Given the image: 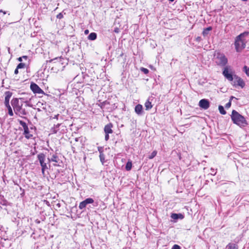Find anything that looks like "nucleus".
Returning a JSON list of instances; mask_svg holds the SVG:
<instances>
[{
  "label": "nucleus",
  "instance_id": "nucleus-1",
  "mask_svg": "<svg viewBox=\"0 0 249 249\" xmlns=\"http://www.w3.org/2000/svg\"><path fill=\"white\" fill-rule=\"evenodd\" d=\"M222 74L229 81H233L232 84L234 87L239 86L242 88L244 87L245 84L243 79L236 75H233L231 73H229L228 67L224 68Z\"/></svg>",
  "mask_w": 249,
  "mask_h": 249
},
{
  "label": "nucleus",
  "instance_id": "nucleus-2",
  "mask_svg": "<svg viewBox=\"0 0 249 249\" xmlns=\"http://www.w3.org/2000/svg\"><path fill=\"white\" fill-rule=\"evenodd\" d=\"M11 105L14 108L15 113L21 117H24V116L28 114V111L26 108L28 106L26 104L24 107H23L22 104H20L18 99V98H14L11 101Z\"/></svg>",
  "mask_w": 249,
  "mask_h": 249
},
{
  "label": "nucleus",
  "instance_id": "nucleus-3",
  "mask_svg": "<svg viewBox=\"0 0 249 249\" xmlns=\"http://www.w3.org/2000/svg\"><path fill=\"white\" fill-rule=\"evenodd\" d=\"M249 34V32H244L236 37L234 45L236 52H240L246 47V41L244 37Z\"/></svg>",
  "mask_w": 249,
  "mask_h": 249
},
{
  "label": "nucleus",
  "instance_id": "nucleus-4",
  "mask_svg": "<svg viewBox=\"0 0 249 249\" xmlns=\"http://www.w3.org/2000/svg\"><path fill=\"white\" fill-rule=\"evenodd\" d=\"M231 118L234 124L240 126H244L248 124L244 117L235 110H233L232 111Z\"/></svg>",
  "mask_w": 249,
  "mask_h": 249
},
{
  "label": "nucleus",
  "instance_id": "nucleus-5",
  "mask_svg": "<svg viewBox=\"0 0 249 249\" xmlns=\"http://www.w3.org/2000/svg\"><path fill=\"white\" fill-rule=\"evenodd\" d=\"M214 59L215 63L221 67H224L228 63V59L225 54L220 52H217L214 55Z\"/></svg>",
  "mask_w": 249,
  "mask_h": 249
},
{
  "label": "nucleus",
  "instance_id": "nucleus-6",
  "mask_svg": "<svg viewBox=\"0 0 249 249\" xmlns=\"http://www.w3.org/2000/svg\"><path fill=\"white\" fill-rule=\"evenodd\" d=\"M37 159L41 166V171L43 175H44V171L47 169L46 163L45 162V155L43 153H40L37 155Z\"/></svg>",
  "mask_w": 249,
  "mask_h": 249
},
{
  "label": "nucleus",
  "instance_id": "nucleus-7",
  "mask_svg": "<svg viewBox=\"0 0 249 249\" xmlns=\"http://www.w3.org/2000/svg\"><path fill=\"white\" fill-rule=\"evenodd\" d=\"M30 89L35 94H44L42 89L36 83H32L30 85Z\"/></svg>",
  "mask_w": 249,
  "mask_h": 249
},
{
  "label": "nucleus",
  "instance_id": "nucleus-8",
  "mask_svg": "<svg viewBox=\"0 0 249 249\" xmlns=\"http://www.w3.org/2000/svg\"><path fill=\"white\" fill-rule=\"evenodd\" d=\"M94 202V200L91 198H88L84 201L81 202L79 205V208L80 210H83L86 207L87 205L89 204H91Z\"/></svg>",
  "mask_w": 249,
  "mask_h": 249
},
{
  "label": "nucleus",
  "instance_id": "nucleus-9",
  "mask_svg": "<svg viewBox=\"0 0 249 249\" xmlns=\"http://www.w3.org/2000/svg\"><path fill=\"white\" fill-rule=\"evenodd\" d=\"M199 106L204 109H207L210 107V102L207 99H201L199 102Z\"/></svg>",
  "mask_w": 249,
  "mask_h": 249
},
{
  "label": "nucleus",
  "instance_id": "nucleus-10",
  "mask_svg": "<svg viewBox=\"0 0 249 249\" xmlns=\"http://www.w3.org/2000/svg\"><path fill=\"white\" fill-rule=\"evenodd\" d=\"M12 92L10 91H7L5 92V100H4V104L5 106L9 105L10 99L12 96Z\"/></svg>",
  "mask_w": 249,
  "mask_h": 249
},
{
  "label": "nucleus",
  "instance_id": "nucleus-11",
  "mask_svg": "<svg viewBox=\"0 0 249 249\" xmlns=\"http://www.w3.org/2000/svg\"><path fill=\"white\" fill-rule=\"evenodd\" d=\"M112 126L113 125L111 123H109L106 125L104 127V131L105 133H112L113 132V131L112 130Z\"/></svg>",
  "mask_w": 249,
  "mask_h": 249
},
{
  "label": "nucleus",
  "instance_id": "nucleus-12",
  "mask_svg": "<svg viewBox=\"0 0 249 249\" xmlns=\"http://www.w3.org/2000/svg\"><path fill=\"white\" fill-rule=\"evenodd\" d=\"M135 111L137 114L141 115L142 112V106L140 104L137 105L135 107Z\"/></svg>",
  "mask_w": 249,
  "mask_h": 249
},
{
  "label": "nucleus",
  "instance_id": "nucleus-13",
  "mask_svg": "<svg viewBox=\"0 0 249 249\" xmlns=\"http://www.w3.org/2000/svg\"><path fill=\"white\" fill-rule=\"evenodd\" d=\"M171 217L174 219H182L184 218V215L181 213H172Z\"/></svg>",
  "mask_w": 249,
  "mask_h": 249
},
{
  "label": "nucleus",
  "instance_id": "nucleus-14",
  "mask_svg": "<svg viewBox=\"0 0 249 249\" xmlns=\"http://www.w3.org/2000/svg\"><path fill=\"white\" fill-rule=\"evenodd\" d=\"M23 134L24 135L25 137L27 139H29L33 137V135L30 133L29 128H27L24 130Z\"/></svg>",
  "mask_w": 249,
  "mask_h": 249
},
{
  "label": "nucleus",
  "instance_id": "nucleus-15",
  "mask_svg": "<svg viewBox=\"0 0 249 249\" xmlns=\"http://www.w3.org/2000/svg\"><path fill=\"white\" fill-rule=\"evenodd\" d=\"M144 106L146 110L150 109L153 106L152 105L151 102L149 101V100L148 99L146 102L144 104Z\"/></svg>",
  "mask_w": 249,
  "mask_h": 249
},
{
  "label": "nucleus",
  "instance_id": "nucleus-16",
  "mask_svg": "<svg viewBox=\"0 0 249 249\" xmlns=\"http://www.w3.org/2000/svg\"><path fill=\"white\" fill-rule=\"evenodd\" d=\"M227 248L228 249H238V245L234 243H229L227 245Z\"/></svg>",
  "mask_w": 249,
  "mask_h": 249
},
{
  "label": "nucleus",
  "instance_id": "nucleus-17",
  "mask_svg": "<svg viewBox=\"0 0 249 249\" xmlns=\"http://www.w3.org/2000/svg\"><path fill=\"white\" fill-rule=\"evenodd\" d=\"M96 38L97 34L94 32L90 33L88 37V39L90 40H94L96 39Z\"/></svg>",
  "mask_w": 249,
  "mask_h": 249
},
{
  "label": "nucleus",
  "instance_id": "nucleus-18",
  "mask_svg": "<svg viewBox=\"0 0 249 249\" xmlns=\"http://www.w3.org/2000/svg\"><path fill=\"white\" fill-rule=\"evenodd\" d=\"M50 161H53L57 163L58 162V157L56 155H53L51 159H48Z\"/></svg>",
  "mask_w": 249,
  "mask_h": 249
},
{
  "label": "nucleus",
  "instance_id": "nucleus-19",
  "mask_svg": "<svg viewBox=\"0 0 249 249\" xmlns=\"http://www.w3.org/2000/svg\"><path fill=\"white\" fill-rule=\"evenodd\" d=\"M212 30V27H211V26L208 27L206 28V29H204L202 34L204 36H206V35H208L209 32L210 31H211Z\"/></svg>",
  "mask_w": 249,
  "mask_h": 249
},
{
  "label": "nucleus",
  "instance_id": "nucleus-20",
  "mask_svg": "<svg viewBox=\"0 0 249 249\" xmlns=\"http://www.w3.org/2000/svg\"><path fill=\"white\" fill-rule=\"evenodd\" d=\"M18 122H19V124L23 127L24 130L25 129L28 128L27 124L25 122H24L21 120H18Z\"/></svg>",
  "mask_w": 249,
  "mask_h": 249
},
{
  "label": "nucleus",
  "instance_id": "nucleus-21",
  "mask_svg": "<svg viewBox=\"0 0 249 249\" xmlns=\"http://www.w3.org/2000/svg\"><path fill=\"white\" fill-rule=\"evenodd\" d=\"M218 109L220 113L222 115H225L226 114V111L225 110L224 107L222 106H219Z\"/></svg>",
  "mask_w": 249,
  "mask_h": 249
},
{
  "label": "nucleus",
  "instance_id": "nucleus-22",
  "mask_svg": "<svg viewBox=\"0 0 249 249\" xmlns=\"http://www.w3.org/2000/svg\"><path fill=\"white\" fill-rule=\"evenodd\" d=\"M132 168V162L131 161H128L125 165V169L127 171H129Z\"/></svg>",
  "mask_w": 249,
  "mask_h": 249
},
{
  "label": "nucleus",
  "instance_id": "nucleus-23",
  "mask_svg": "<svg viewBox=\"0 0 249 249\" xmlns=\"http://www.w3.org/2000/svg\"><path fill=\"white\" fill-rule=\"evenodd\" d=\"M7 108L8 110V114L10 116H13L14 114H13V111H12V109L11 107V106H10V105H7V106H5Z\"/></svg>",
  "mask_w": 249,
  "mask_h": 249
},
{
  "label": "nucleus",
  "instance_id": "nucleus-24",
  "mask_svg": "<svg viewBox=\"0 0 249 249\" xmlns=\"http://www.w3.org/2000/svg\"><path fill=\"white\" fill-rule=\"evenodd\" d=\"M60 124H57L51 129V131L53 133L55 134L57 132V128L59 126Z\"/></svg>",
  "mask_w": 249,
  "mask_h": 249
},
{
  "label": "nucleus",
  "instance_id": "nucleus-25",
  "mask_svg": "<svg viewBox=\"0 0 249 249\" xmlns=\"http://www.w3.org/2000/svg\"><path fill=\"white\" fill-rule=\"evenodd\" d=\"M157 151L155 150L152 152V153L149 156L148 158L149 159H153L157 155Z\"/></svg>",
  "mask_w": 249,
  "mask_h": 249
},
{
  "label": "nucleus",
  "instance_id": "nucleus-26",
  "mask_svg": "<svg viewBox=\"0 0 249 249\" xmlns=\"http://www.w3.org/2000/svg\"><path fill=\"white\" fill-rule=\"evenodd\" d=\"M100 160L102 162H104L105 160V155L103 154V151H100V154L99 155Z\"/></svg>",
  "mask_w": 249,
  "mask_h": 249
},
{
  "label": "nucleus",
  "instance_id": "nucleus-27",
  "mask_svg": "<svg viewBox=\"0 0 249 249\" xmlns=\"http://www.w3.org/2000/svg\"><path fill=\"white\" fill-rule=\"evenodd\" d=\"M243 71L246 73L247 75L249 77V68L247 66H245L243 68Z\"/></svg>",
  "mask_w": 249,
  "mask_h": 249
},
{
  "label": "nucleus",
  "instance_id": "nucleus-28",
  "mask_svg": "<svg viewBox=\"0 0 249 249\" xmlns=\"http://www.w3.org/2000/svg\"><path fill=\"white\" fill-rule=\"evenodd\" d=\"M17 67L18 69L24 68L25 67V64L23 63H20L18 65Z\"/></svg>",
  "mask_w": 249,
  "mask_h": 249
},
{
  "label": "nucleus",
  "instance_id": "nucleus-29",
  "mask_svg": "<svg viewBox=\"0 0 249 249\" xmlns=\"http://www.w3.org/2000/svg\"><path fill=\"white\" fill-rule=\"evenodd\" d=\"M107 104H109V102H108L107 101H104L102 103H101L100 104V107L103 108L105 107V106H106V105Z\"/></svg>",
  "mask_w": 249,
  "mask_h": 249
},
{
  "label": "nucleus",
  "instance_id": "nucleus-30",
  "mask_svg": "<svg viewBox=\"0 0 249 249\" xmlns=\"http://www.w3.org/2000/svg\"><path fill=\"white\" fill-rule=\"evenodd\" d=\"M141 70L142 71L144 74H147L149 72V70L144 68H141Z\"/></svg>",
  "mask_w": 249,
  "mask_h": 249
},
{
  "label": "nucleus",
  "instance_id": "nucleus-31",
  "mask_svg": "<svg viewBox=\"0 0 249 249\" xmlns=\"http://www.w3.org/2000/svg\"><path fill=\"white\" fill-rule=\"evenodd\" d=\"M63 13H60L56 16V18L58 19H61L63 18Z\"/></svg>",
  "mask_w": 249,
  "mask_h": 249
},
{
  "label": "nucleus",
  "instance_id": "nucleus-32",
  "mask_svg": "<svg viewBox=\"0 0 249 249\" xmlns=\"http://www.w3.org/2000/svg\"><path fill=\"white\" fill-rule=\"evenodd\" d=\"M231 100H230L229 102L226 104L225 107L227 108H229L231 106Z\"/></svg>",
  "mask_w": 249,
  "mask_h": 249
},
{
  "label": "nucleus",
  "instance_id": "nucleus-33",
  "mask_svg": "<svg viewBox=\"0 0 249 249\" xmlns=\"http://www.w3.org/2000/svg\"><path fill=\"white\" fill-rule=\"evenodd\" d=\"M211 172L210 173V174L212 175H215L216 173V172L215 171L214 169H213V168H211Z\"/></svg>",
  "mask_w": 249,
  "mask_h": 249
},
{
  "label": "nucleus",
  "instance_id": "nucleus-34",
  "mask_svg": "<svg viewBox=\"0 0 249 249\" xmlns=\"http://www.w3.org/2000/svg\"><path fill=\"white\" fill-rule=\"evenodd\" d=\"M172 249H180V247L178 245H174Z\"/></svg>",
  "mask_w": 249,
  "mask_h": 249
},
{
  "label": "nucleus",
  "instance_id": "nucleus-35",
  "mask_svg": "<svg viewBox=\"0 0 249 249\" xmlns=\"http://www.w3.org/2000/svg\"><path fill=\"white\" fill-rule=\"evenodd\" d=\"M109 137V133H106L105 139L106 141L108 140Z\"/></svg>",
  "mask_w": 249,
  "mask_h": 249
},
{
  "label": "nucleus",
  "instance_id": "nucleus-36",
  "mask_svg": "<svg viewBox=\"0 0 249 249\" xmlns=\"http://www.w3.org/2000/svg\"><path fill=\"white\" fill-rule=\"evenodd\" d=\"M114 32L116 33H118L120 32V30L118 28L116 27V28H115V29L114 30Z\"/></svg>",
  "mask_w": 249,
  "mask_h": 249
},
{
  "label": "nucleus",
  "instance_id": "nucleus-37",
  "mask_svg": "<svg viewBox=\"0 0 249 249\" xmlns=\"http://www.w3.org/2000/svg\"><path fill=\"white\" fill-rule=\"evenodd\" d=\"M14 73L15 74H18V69L17 67L15 70Z\"/></svg>",
  "mask_w": 249,
  "mask_h": 249
},
{
  "label": "nucleus",
  "instance_id": "nucleus-38",
  "mask_svg": "<svg viewBox=\"0 0 249 249\" xmlns=\"http://www.w3.org/2000/svg\"><path fill=\"white\" fill-rule=\"evenodd\" d=\"M89 30H88V29L85 30L84 31V34H85V35H88V34H89Z\"/></svg>",
  "mask_w": 249,
  "mask_h": 249
},
{
  "label": "nucleus",
  "instance_id": "nucleus-39",
  "mask_svg": "<svg viewBox=\"0 0 249 249\" xmlns=\"http://www.w3.org/2000/svg\"><path fill=\"white\" fill-rule=\"evenodd\" d=\"M18 61L21 62L22 61V56L18 57Z\"/></svg>",
  "mask_w": 249,
  "mask_h": 249
},
{
  "label": "nucleus",
  "instance_id": "nucleus-40",
  "mask_svg": "<svg viewBox=\"0 0 249 249\" xmlns=\"http://www.w3.org/2000/svg\"><path fill=\"white\" fill-rule=\"evenodd\" d=\"M27 58H28V56H26V55H23V56H22V58H23V59H27Z\"/></svg>",
  "mask_w": 249,
  "mask_h": 249
},
{
  "label": "nucleus",
  "instance_id": "nucleus-41",
  "mask_svg": "<svg viewBox=\"0 0 249 249\" xmlns=\"http://www.w3.org/2000/svg\"><path fill=\"white\" fill-rule=\"evenodd\" d=\"M236 99V98L235 97L231 96L230 97V100H231H231H232V99Z\"/></svg>",
  "mask_w": 249,
  "mask_h": 249
},
{
  "label": "nucleus",
  "instance_id": "nucleus-42",
  "mask_svg": "<svg viewBox=\"0 0 249 249\" xmlns=\"http://www.w3.org/2000/svg\"><path fill=\"white\" fill-rule=\"evenodd\" d=\"M98 151H99L100 153V151H103L102 148L101 147H98Z\"/></svg>",
  "mask_w": 249,
  "mask_h": 249
},
{
  "label": "nucleus",
  "instance_id": "nucleus-43",
  "mask_svg": "<svg viewBox=\"0 0 249 249\" xmlns=\"http://www.w3.org/2000/svg\"><path fill=\"white\" fill-rule=\"evenodd\" d=\"M58 59V58H57V57H56V58H54V59H51L50 61V62H52V61H53L54 60H55V59Z\"/></svg>",
  "mask_w": 249,
  "mask_h": 249
},
{
  "label": "nucleus",
  "instance_id": "nucleus-44",
  "mask_svg": "<svg viewBox=\"0 0 249 249\" xmlns=\"http://www.w3.org/2000/svg\"><path fill=\"white\" fill-rule=\"evenodd\" d=\"M0 12H2V13H3L4 14H6L5 12L3 11L2 10H0Z\"/></svg>",
  "mask_w": 249,
  "mask_h": 249
},
{
  "label": "nucleus",
  "instance_id": "nucleus-45",
  "mask_svg": "<svg viewBox=\"0 0 249 249\" xmlns=\"http://www.w3.org/2000/svg\"><path fill=\"white\" fill-rule=\"evenodd\" d=\"M0 12H2V13H3L4 14H6L5 12L3 11L2 10H0Z\"/></svg>",
  "mask_w": 249,
  "mask_h": 249
},
{
  "label": "nucleus",
  "instance_id": "nucleus-46",
  "mask_svg": "<svg viewBox=\"0 0 249 249\" xmlns=\"http://www.w3.org/2000/svg\"><path fill=\"white\" fill-rule=\"evenodd\" d=\"M78 139H79V138H76L75 139V141L76 142H78Z\"/></svg>",
  "mask_w": 249,
  "mask_h": 249
},
{
  "label": "nucleus",
  "instance_id": "nucleus-47",
  "mask_svg": "<svg viewBox=\"0 0 249 249\" xmlns=\"http://www.w3.org/2000/svg\"><path fill=\"white\" fill-rule=\"evenodd\" d=\"M200 37H198L197 38V40H200Z\"/></svg>",
  "mask_w": 249,
  "mask_h": 249
},
{
  "label": "nucleus",
  "instance_id": "nucleus-48",
  "mask_svg": "<svg viewBox=\"0 0 249 249\" xmlns=\"http://www.w3.org/2000/svg\"><path fill=\"white\" fill-rule=\"evenodd\" d=\"M168 0L171 1V2H173V1H174V0Z\"/></svg>",
  "mask_w": 249,
  "mask_h": 249
}]
</instances>
